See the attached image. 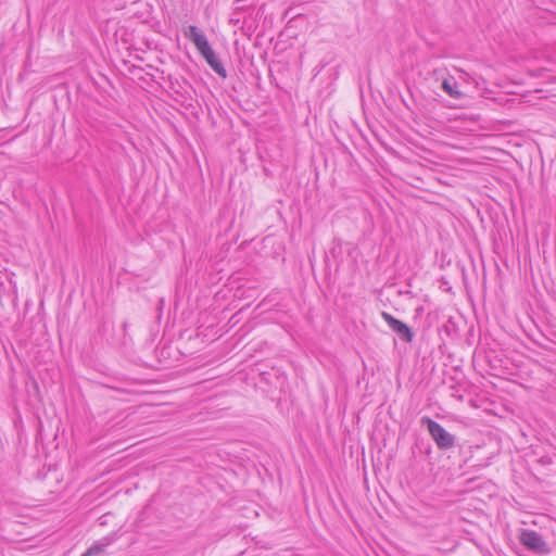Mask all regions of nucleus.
<instances>
[{
	"mask_svg": "<svg viewBox=\"0 0 556 556\" xmlns=\"http://www.w3.org/2000/svg\"><path fill=\"white\" fill-rule=\"evenodd\" d=\"M421 424L427 426L429 434L440 450H448L455 445V437L447 432L439 422L424 417Z\"/></svg>",
	"mask_w": 556,
	"mask_h": 556,
	"instance_id": "obj_1",
	"label": "nucleus"
},
{
	"mask_svg": "<svg viewBox=\"0 0 556 556\" xmlns=\"http://www.w3.org/2000/svg\"><path fill=\"white\" fill-rule=\"evenodd\" d=\"M520 543L528 549L539 553H549L547 543L543 540L542 535L534 530H522L519 535Z\"/></svg>",
	"mask_w": 556,
	"mask_h": 556,
	"instance_id": "obj_2",
	"label": "nucleus"
},
{
	"mask_svg": "<svg viewBox=\"0 0 556 556\" xmlns=\"http://www.w3.org/2000/svg\"><path fill=\"white\" fill-rule=\"evenodd\" d=\"M382 318L389 327L401 338L402 341L409 343L413 341L414 333L412 329L403 321L396 319L387 312L381 313Z\"/></svg>",
	"mask_w": 556,
	"mask_h": 556,
	"instance_id": "obj_3",
	"label": "nucleus"
},
{
	"mask_svg": "<svg viewBox=\"0 0 556 556\" xmlns=\"http://www.w3.org/2000/svg\"><path fill=\"white\" fill-rule=\"evenodd\" d=\"M185 35L190 41L193 42L201 55L212 49L206 39V36L197 26L190 25Z\"/></svg>",
	"mask_w": 556,
	"mask_h": 556,
	"instance_id": "obj_4",
	"label": "nucleus"
},
{
	"mask_svg": "<svg viewBox=\"0 0 556 556\" xmlns=\"http://www.w3.org/2000/svg\"><path fill=\"white\" fill-rule=\"evenodd\" d=\"M202 56L205 59L207 64L212 67V70L215 73H217L222 77L227 76L226 70H225L222 61L218 59V56L216 55V53L214 52L213 49L203 53Z\"/></svg>",
	"mask_w": 556,
	"mask_h": 556,
	"instance_id": "obj_5",
	"label": "nucleus"
},
{
	"mask_svg": "<svg viewBox=\"0 0 556 556\" xmlns=\"http://www.w3.org/2000/svg\"><path fill=\"white\" fill-rule=\"evenodd\" d=\"M442 89L454 99H462L464 97V93L457 88V83L453 79H444Z\"/></svg>",
	"mask_w": 556,
	"mask_h": 556,
	"instance_id": "obj_6",
	"label": "nucleus"
},
{
	"mask_svg": "<svg viewBox=\"0 0 556 556\" xmlns=\"http://www.w3.org/2000/svg\"><path fill=\"white\" fill-rule=\"evenodd\" d=\"M111 544L109 539H104L90 546L81 556H97L102 554L105 548Z\"/></svg>",
	"mask_w": 556,
	"mask_h": 556,
	"instance_id": "obj_7",
	"label": "nucleus"
}]
</instances>
